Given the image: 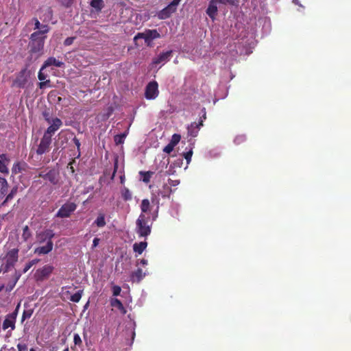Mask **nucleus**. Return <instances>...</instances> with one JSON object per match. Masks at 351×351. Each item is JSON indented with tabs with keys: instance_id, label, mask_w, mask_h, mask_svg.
I'll list each match as a JSON object with an SVG mask.
<instances>
[{
	"instance_id": "nucleus-25",
	"label": "nucleus",
	"mask_w": 351,
	"mask_h": 351,
	"mask_svg": "<svg viewBox=\"0 0 351 351\" xmlns=\"http://www.w3.org/2000/svg\"><path fill=\"white\" fill-rule=\"evenodd\" d=\"M145 276V273H143L142 269L138 268L131 274L130 278L133 282H139Z\"/></svg>"
},
{
	"instance_id": "nucleus-22",
	"label": "nucleus",
	"mask_w": 351,
	"mask_h": 351,
	"mask_svg": "<svg viewBox=\"0 0 351 351\" xmlns=\"http://www.w3.org/2000/svg\"><path fill=\"white\" fill-rule=\"evenodd\" d=\"M28 168V165L25 162H18L16 163H14L12 171L14 174H18L19 173H21L23 171H25Z\"/></svg>"
},
{
	"instance_id": "nucleus-15",
	"label": "nucleus",
	"mask_w": 351,
	"mask_h": 351,
	"mask_svg": "<svg viewBox=\"0 0 351 351\" xmlns=\"http://www.w3.org/2000/svg\"><path fill=\"white\" fill-rule=\"evenodd\" d=\"M173 53L172 50L167 51L165 52H162L160 53L157 57L154 58L152 60L153 64H159L160 63L167 62L169 60Z\"/></svg>"
},
{
	"instance_id": "nucleus-34",
	"label": "nucleus",
	"mask_w": 351,
	"mask_h": 351,
	"mask_svg": "<svg viewBox=\"0 0 351 351\" xmlns=\"http://www.w3.org/2000/svg\"><path fill=\"white\" fill-rule=\"evenodd\" d=\"M126 133H123L121 134H117L114 136V140L117 145H120L123 143L124 139L126 137Z\"/></svg>"
},
{
	"instance_id": "nucleus-54",
	"label": "nucleus",
	"mask_w": 351,
	"mask_h": 351,
	"mask_svg": "<svg viewBox=\"0 0 351 351\" xmlns=\"http://www.w3.org/2000/svg\"><path fill=\"white\" fill-rule=\"evenodd\" d=\"M38 177H39V178H43L44 180H46V173H45L44 171H43L40 172V173H38Z\"/></svg>"
},
{
	"instance_id": "nucleus-4",
	"label": "nucleus",
	"mask_w": 351,
	"mask_h": 351,
	"mask_svg": "<svg viewBox=\"0 0 351 351\" xmlns=\"http://www.w3.org/2000/svg\"><path fill=\"white\" fill-rule=\"evenodd\" d=\"M148 219L141 213L136 220V233L140 237H147L151 233V227L147 224Z\"/></svg>"
},
{
	"instance_id": "nucleus-21",
	"label": "nucleus",
	"mask_w": 351,
	"mask_h": 351,
	"mask_svg": "<svg viewBox=\"0 0 351 351\" xmlns=\"http://www.w3.org/2000/svg\"><path fill=\"white\" fill-rule=\"evenodd\" d=\"M19 187L17 186H13L11 189L9 193L8 192L7 195L5 196L4 200L0 204V207L5 206L8 202L12 201L14 196L16 195V194L17 193Z\"/></svg>"
},
{
	"instance_id": "nucleus-46",
	"label": "nucleus",
	"mask_w": 351,
	"mask_h": 351,
	"mask_svg": "<svg viewBox=\"0 0 351 351\" xmlns=\"http://www.w3.org/2000/svg\"><path fill=\"white\" fill-rule=\"evenodd\" d=\"M174 147V145L169 143L164 147L163 152L167 154H170L173 150Z\"/></svg>"
},
{
	"instance_id": "nucleus-13",
	"label": "nucleus",
	"mask_w": 351,
	"mask_h": 351,
	"mask_svg": "<svg viewBox=\"0 0 351 351\" xmlns=\"http://www.w3.org/2000/svg\"><path fill=\"white\" fill-rule=\"evenodd\" d=\"M60 179L59 171L55 169H49L46 173V180H48L53 185L59 184Z\"/></svg>"
},
{
	"instance_id": "nucleus-43",
	"label": "nucleus",
	"mask_w": 351,
	"mask_h": 351,
	"mask_svg": "<svg viewBox=\"0 0 351 351\" xmlns=\"http://www.w3.org/2000/svg\"><path fill=\"white\" fill-rule=\"evenodd\" d=\"M183 156L184 158L186 160L187 163L189 164L191 160V158L193 156V150L190 149L189 151L183 153Z\"/></svg>"
},
{
	"instance_id": "nucleus-40",
	"label": "nucleus",
	"mask_w": 351,
	"mask_h": 351,
	"mask_svg": "<svg viewBox=\"0 0 351 351\" xmlns=\"http://www.w3.org/2000/svg\"><path fill=\"white\" fill-rule=\"evenodd\" d=\"M47 86H48V87L51 86V81H50V80H43V81L40 82L38 83V87L40 89H43V88H45Z\"/></svg>"
},
{
	"instance_id": "nucleus-58",
	"label": "nucleus",
	"mask_w": 351,
	"mask_h": 351,
	"mask_svg": "<svg viewBox=\"0 0 351 351\" xmlns=\"http://www.w3.org/2000/svg\"><path fill=\"white\" fill-rule=\"evenodd\" d=\"M72 163H73V162H70V163L69 164V165L70 166L71 171L72 173H74V172H75V169H74L73 167L72 166Z\"/></svg>"
},
{
	"instance_id": "nucleus-20",
	"label": "nucleus",
	"mask_w": 351,
	"mask_h": 351,
	"mask_svg": "<svg viewBox=\"0 0 351 351\" xmlns=\"http://www.w3.org/2000/svg\"><path fill=\"white\" fill-rule=\"evenodd\" d=\"M53 246V241H49L45 245L36 247L34 250V254L38 255L47 254L52 250Z\"/></svg>"
},
{
	"instance_id": "nucleus-52",
	"label": "nucleus",
	"mask_w": 351,
	"mask_h": 351,
	"mask_svg": "<svg viewBox=\"0 0 351 351\" xmlns=\"http://www.w3.org/2000/svg\"><path fill=\"white\" fill-rule=\"evenodd\" d=\"M73 143H75V146L77 147V148L78 149H80V142L79 141L78 138H77L76 137H74L73 139Z\"/></svg>"
},
{
	"instance_id": "nucleus-53",
	"label": "nucleus",
	"mask_w": 351,
	"mask_h": 351,
	"mask_svg": "<svg viewBox=\"0 0 351 351\" xmlns=\"http://www.w3.org/2000/svg\"><path fill=\"white\" fill-rule=\"evenodd\" d=\"M99 241H100V239L99 238H97V237H96V238H95L93 239V248L96 247L98 245V244L99 243Z\"/></svg>"
},
{
	"instance_id": "nucleus-29",
	"label": "nucleus",
	"mask_w": 351,
	"mask_h": 351,
	"mask_svg": "<svg viewBox=\"0 0 351 351\" xmlns=\"http://www.w3.org/2000/svg\"><path fill=\"white\" fill-rule=\"evenodd\" d=\"M139 174L142 176V180L143 182L147 184L150 182L151 178L154 174L153 171H140Z\"/></svg>"
},
{
	"instance_id": "nucleus-39",
	"label": "nucleus",
	"mask_w": 351,
	"mask_h": 351,
	"mask_svg": "<svg viewBox=\"0 0 351 351\" xmlns=\"http://www.w3.org/2000/svg\"><path fill=\"white\" fill-rule=\"evenodd\" d=\"M73 342L75 344V346H77L79 347H81L82 346V341L81 339L80 336L78 334H74L73 336Z\"/></svg>"
},
{
	"instance_id": "nucleus-17",
	"label": "nucleus",
	"mask_w": 351,
	"mask_h": 351,
	"mask_svg": "<svg viewBox=\"0 0 351 351\" xmlns=\"http://www.w3.org/2000/svg\"><path fill=\"white\" fill-rule=\"evenodd\" d=\"M203 125V120H200L199 123H191L187 128L188 134L192 137H196L199 133L200 127Z\"/></svg>"
},
{
	"instance_id": "nucleus-12",
	"label": "nucleus",
	"mask_w": 351,
	"mask_h": 351,
	"mask_svg": "<svg viewBox=\"0 0 351 351\" xmlns=\"http://www.w3.org/2000/svg\"><path fill=\"white\" fill-rule=\"evenodd\" d=\"M54 235L55 234L52 230L47 229L36 234V240L39 243H42L45 241L47 242L49 241H52Z\"/></svg>"
},
{
	"instance_id": "nucleus-41",
	"label": "nucleus",
	"mask_w": 351,
	"mask_h": 351,
	"mask_svg": "<svg viewBox=\"0 0 351 351\" xmlns=\"http://www.w3.org/2000/svg\"><path fill=\"white\" fill-rule=\"evenodd\" d=\"M216 1L219 3H221V4H224V5L230 4V5H235L238 2V0H216Z\"/></svg>"
},
{
	"instance_id": "nucleus-63",
	"label": "nucleus",
	"mask_w": 351,
	"mask_h": 351,
	"mask_svg": "<svg viewBox=\"0 0 351 351\" xmlns=\"http://www.w3.org/2000/svg\"><path fill=\"white\" fill-rule=\"evenodd\" d=\"M71 349H72L73 350H75V347H73V346H72V347H71Z\"/></svg>"
},
{
	"instance_id": "nucleus-3",
	"label": "nucleus",
	"mask_w": 351,
	"mask_h": 351,
	"mask_svg": "<svg viewBox=\"0 0 351 351\" xmlns=\"http://www.w3.org/2000/svg\"><path fill=\"white\" fill-rule=\"evenodd\" d=\"M19 258V250L16 248L12 249L3 257L0 259L1 263H3L5 267V272H8L12 268L15 263L18 261Z\"/></svg>"
},
{
	"instance_id": "nucleus-18",
	"label": "nucleus",
	"mask_w": 351,
	"mask_h": 351,
	"mask_svg": "<svg viewBox=\"0 0 351 351\" xmlns=\"http://www.w3.org/2000/svg\"><path fill=\"white\" fill-rule=\"evenodd\" d=\"M217 3V1L216 0H210L206 11V14L213 21L215 19L218 11Z\"/></svg>"
},
{
	"instance_id": "nucleus-7",
	"label": "nucleus",
	"mask_w": 351,
	"mask_h": 351,
	"mask_svg": "<svg viewBox=\"0 0 351 351\" xmlns=\"http://www.w3.org/2000/svg\"><path fill=\"white\" fill-rule=\"evenodd\" d=\"M159 94L158 84L156 81H152L145 87V97L147 99H154Z\"/></svg>"
},
{
	"instance_id": "nucleus-51",
	"label": "nucleus",
	"mask_w": 351,
	"mask_h": 351,
	"mask_svg": "<svg viewBox=\"0 0 351 351\" xmlns=\"http://www.w3.org/2000/svg\"><path fill=\"white\" fill-rule=\"evenodd\" d=\"M73 0H60L62 4L67 7L73 3Z\"/></svg>"
},
{
	"instance_id": "nucleus-60",
	"label": "nucleus",
	"mask_w": 351,
	"mask_h": 351,
	"mask_svg": "<svg viewBox=\"0 0 351 351\" xmlns=\"http://www.w3.org/2000/svg\"><path fill=\"white\" fill-rule=\"evenodd\" d=\"M3 286L0 287V291L3 289Z\"/></svg>"
},
{
	"instance_id": "nucleus-37",
	"label": "nucleus",
	"mask_w": 351,
	"mask_h": 351,
	"mask_svg": "<svg viewBox=\"0 0 351 351\" xmlns=\"http://www.w3.org/2000/svg\"><path fill=\"white\" fill-rule=\"evenodd\" d=\"M33 313H34V310L32 308L24 310L23 315H22L21 321L23 322L26 319L30 318L32 317Z\"/></svg>"
},
{
	"instance_id": "nucleus-57",
	"label": "nucleus",
	"mask_w": 351,
	"mask_h": 351,
	"mask_svg": "<svg viewBox=\"0 0 351 351\" xmlns=\"http://www.w3.org/2000/svg\"><path fill=\"white\" fill-rule=\"evenodd\" d=\"M2 271H3L4 273H5V267H4V265H3V263H1V266H0V274H1Z\"/></svg>"
},
{
	"instance_id": "nucleus-56",
	"label": "nucleus",
	"mask_w": 351,
	"mask_h": 351,
	"mask_svg": "<svg viewBox=\"0 0 351 351\" xmlns=\"http://www.w3.org/2000/svg\"><path fill=\"white\" fill-rule=\"evenodd\" d=\"M140 263L142 265H147V261L143 258L140 261Z\"/></svg>"
},
{
	"instance_id": "nucleus-31",
	"label": "nucleus",
	"mask_w": 351,
	"mask_h": 351,
	"mask_svg": "<svg viewBox=\"0 0 351 351\" xmlns=\"http://www.w3.org/2000/svg\"><path fill=\"white\" fill-rule=\"evenodd\" d=\"M121 197L123 199L124 201H130L132 199V193L130 192V191L126 188V187H124L122 190H121Z\"/></svg>"
},
{
	"instance_id": "nucleus-14",
	"label": "nucleus",
	"mask_w": 351,
	"mask_h": 351,
	"mask_svg": "<svg viewBox=\"0 0 351 351\" xmlns=\"http://www.w3.org/2000/svg\"><path fill=\"white\" fill-rule=\"evenodd\" d=\"M53 267L51 265H46L40 269L36 270L35 276L38 280H43L47 278L53 271Z\"/></svg>"
},
{
	"instance_id": "nucleus-42",
	"label": "nucleus",
	"mask_w": 351,
	"mask_h": 351,
	"mask_svg": "<svg viewBox=\"0 0 351 351\" xmlns=\"http://www.w3.org/2000/svg\"><path fill=\"white\" fill-rule=\"evenodd\" d=\"M33 20L34 21V29H35L36 31L42 29V27L43 26H48L47 25L41 24L40 23V21L36 18H34Z\"/></svg>"
},
{
	"instance_id": "nucleus-32",
	"label": "nucleus",
	"mask_w": 351,
	"mask_h": 351,
	"mask_svg": "<svg viewBox=\"0 0 351 351\" xmlns=\"http://www.w3.org/2000/svg\"><path fill=\"white\" fill-rule=\"evenodd\" d=\"M95 223L99 228L104 227L106 224L104 215L99 214L98 217H97L96 220L95 221Z\"/></svg>"
},
{
	"instance_id": "nucleus-11",
	"label": "nucleus",
	"mask_w": 351,
	"mask_h": 351,
	"mask_svg": "<svg viewBox=\"0 0 351 351\" xmlns=\"http://www.w3.org/2000/svg\"><path fill=\"white\" fill-rule=\"evenodd\" d=\"M48 123L50 124V125L47 128L44 134L49 136L50 137H51L52 135L62 125V120L58 117L53 118L50 123Z\"/></svg>"
},
{
	"instance_id": "nucleus-48",
	"label": "nucleus",
	"mask_w": 351,
	"mask_h": 351,
	"mask_svg": "<svg viewBox=\"0 0 351 351\" xmlns=\"http://www.w3.org/2000/svg\"><path fill=\"white\" fill-rule=\"evenodd\" d=\"M75 37H68L66 38L64 41V45L65 46H69L73 44L74 40H75Z\"/></svg>"
},
{
	"instance_id": "nucleus-50",
	"label": "nucleus",
	"mask_w": 351,
	"mask_h": 351,
	"mask_svg": "<svg viewBox=\"0 0 351 351\" xmlns=\"http://www.w3.org/2000/svg\"><path fill=\"white\" fill-rule=\"evenodd\" d=\"M43 117L45 118V120L47 122V123H50V121H51L52 119L50 118L49 117V114L47 112H43Z\"/></svg>"
},
{
	"instance_id": "nucleus-38",
	"label": "nucleus",
	"mask_w": 351,
	"mask_h": 351,
	"mask_svg": "<svg viewBox=\"0 0 351 351\" xmlns=\"http://www.w3.org/2000/svg\"><path fill=\"white\" fill-rule=\"evenodd\" d=\"M181 139V136L178 134H174L172 137H171V139L170 141V143H171L173 145L176 146L180 141Z\"/></svg>"
},
{
	"instance_id": "nucleus-28",
	"label": "nucleus",
	"mask_w": 351,
	"mask_h": 351,
	"mask_svg": "<svg viewBox=\"0 0 351 351\" xmlns=\"http://www.w3.org/2000/svg\"><path fill=\"white\" fill-rule=\"evenodd\" d=\"M90 5L97 11H101L104 8V0H90Z\"/></svg>"
},
{
	"instance_id": "nucleus-10",
	"label": "nucleus",
	"mask_w": 351,
	"mask_h": 351,
	"mask_svg": "<svg viewBox=\"0 0 351 351\" xmlns=\"http://www.w3.org/2000/svg\"><path fill=\"white\" fill-rule=\"evenodd\" d=\"M28 81V77L27 75V69H22L17 75L15 80L13 82V86L18 88H25Z\"/></svg>"
},
{
	"instance_id": "nucleus-36",
	"label": "nucleus",
	"mask_w": 351,
	"mask_h": 351,
	"mask_svg": "<svg viewBox=\"0 0 351 351\" xmlns=\"http://www.w3.org/2000/svg\"><path fill=\"white\" fill-rule=\"evenodd\" d=\"M82 290H80L77 292L75 293L73 295H72L70 298L71 301L73 302H78L82 298Z\"/></svg>"
},
{
	"instance_id": "nucleus-55",
	"label": "nucleus",
	"mask_w": 351,
	"mask_h": 351,
	"mask_svg": "<svg viewBox=\"0 0 351 351\" xmlns=\"http://www.w3.org/2000/svg\"><path fill=\"white\" fill-rule=\"evenodd\" d=\"M202 112H203V115L202 117H201V120H204V119H206V109L205 108H204L202 109Z\"/></svg>"
},
{
	"instance_id": "nucleus-49",
	"label": "nucleus",
	"mask_w": 351,
	"mask_h": 351,
	"mask_svg": "<svg viewBox=\"0 0 351 351\" xmlns=\"http://www.w3.org/2000/svg\"><path fill=\"white\" fill-rule=\"evenodd\" d=\"M117 169H118V159L116 158L114 160V170H113L112 178H113L114 177L116 172L117 171Z\"/></svg>"
},
{
	"instance_id": "nucleus-9",
	"label": "nucleus",
	"mask_w": 351,
	"mask_h": 351,
	"mask_svg": "<svg viewBox=\"0 0 351 351\" xmlns=\"http://www.w3.org/2000/svg\"><path fill=\"white\" fill-rule=\"evenodd\" d=\"M19 304L16 306L15 311L12 313L8 314L3 322L2 328L3 330H6L8 328H11L12 330L15 328L16 319L18 313V308Z\"/></svg>"
},
{
	"instance_id": "nucleus-59",
	"label": "nucleus",
	"mask_w": 351,
	"mask_h": 351,
	"mask_svg": "<svg viewBox=\"0 0 351 351\" xmlns=\"http://www.w3.org/2000/svg\"><path fill=\"white\" fill-rule=\"evenodd\" d=\"M29 351H36V350L33 348H30Z\"/></svg>"
},
{
	"instance_id": "nucleus-27",
	"label": "nucleus",
	"mask_w": 351,
	"mask_h": 351,
	"mask_svg": "<svg viewBox=\"0 0 351 351\" xmlns=\"http://www.w3.org/2000/svg\"><path fill=\"white\" fill-rule=\"evenodd\" d=\"M110 304L112 306L117 308L123 314L126 313V309L123 306L121 300L117 298H112L110 300Z\"/></svg>"
},
{
	"instance_id": "nucleus-2",
	"label": "nucleus",
	"mask_w": 351,
	"mask_h": 351,
	"mask_svg": "<svg viewBox=\"0 0 351 351\" xmlns=\"http://www.w3.org/2000/svg\"><path fill=\"white\" fill-rule=\"evenodd\" d=\"M161 37L160 33L156 29H146L143 32H138L134 37V41L136 42L138 39H144L147 47H152L154 46L153 41Z\"/></svg>"
},
{
	"instance_id": "nucleus-1",
	"label": "nucleus",
	"mask_w": 351,
	"mask_h": 351,
	"mask_svg": "<svg viewBox=\"0 0 351 351\" xmlns=\"http://www.w3.org/2000/svg\"><path fill=\"white\" fill-rule=\"evenodd\" d=\"M49 26H43L42 29L37 30L32 33L29 37L28 47L31 54H43L47 34L49 32Z\"/></svg>"
},
{
	"instance_id": "nucleus-35",
	"label": "nucleus",
	"mask_w": 351,
	"mask_h": 351,
	"mask_svg": "<svg viewBox=\"0 0 351 351\" xmlns=\"http://www.w3.org/2000/svg\"><path fill=\"white\" fill-rule=\"evenodd\" d=\"M39 262V259H33L29 261L23 269V273H26L33 265Z\"/></svg>"
},
{
	"instance_id": "nucleus-62",
	"label": "nucleus",
	"mask_w": 351,
	"mask_h": 351,
	"mask_svg": "<svg viewBox=\"0 0 351 351\" xmlns=\"http://www.w3.org/2000/svg\"><path fill=\"white\" fill-rule=\"evenodd\" d=\"M121 182H123V178L122 177L121 178Z\"/></svg>"
},
{
	"instance_id": "nucleus-16",
	"label": "nucleus",
	"mask_w": 351,
	"mask_h": 351,
	"mask_svg": "<svg viewBox=\"0 0 351 351\" xmlns=\"http://www.w3.org/2000/svg\"><path fill=\"white\" fill-rule=\"evenodd\" d=\"M180 184V180H168V184H165L163 185L164 192L160 191L159 195L160 194L162 197H169V194L171 193V186H176Z\"/></svg>"
},
{
	"instance_id": "nucleus-23",
	"label": "nucleus",
	"mask_w": 351,
	"mask_h": 351,
	"mask_svg": "<svg viewBox=\"0 0 351 351\" xmlns=\"http://www.w3.org/2000/svg\"><path fill=\"white\" fill-rule=\"evenodd\" d=\"M9 184L7 180L0 177V199H3L8 192Z\"/></svg>"
},
{
	"instance_id": "nucleus-24",
	"label": "nucleus",
	"mask_w": 351,
	"mask_h": 351,
	"mask_svg": "<svg viewBox=\"0 0 351 351\" xmlns=\"http://www.w3.org/2000/svg\"><path fill=\"white\" fill-rule=\"evenodd\" d=\"M9 162V159L6 155L3 154H0V172L5 174H8L9 171L7 165Z\"/></svg>"
},
{
	"instance_id": "nucleus-33",
	"label": "nucleus",
	"mask_w": 351,
	"mask_h": 351,
	"mask_svg": "<svg viewBox=\"0 0 351 351\" xmlns=\"http://www.w3.org/2000/svg\"><path fill=\"white\" fill-rule=\"evenodd\" d=\"M141 209L142 213H144L149 211L150 203H149V199H144L142 200L141 204Z\"/></svg>"
},
{
	"instance_id": "nucleus-45",
	"label": "nucleus",
	"mask_w": 351,
	"mask_h": 351,
	"mask_svg": "<svg viewBox=\"0 0 351 351\" xmlns=\"http://www.w3.org/2000/svg\"><path fill=\"white\" fill-rule=\"evenodd\" d=\"M43 70L44 69H42V67H41L38 73V78L40 82L47 80V75L43 72Z\"/></svg>"
},
{
	"instance_id": "nucleus-30",
	"label": "nucleus",
	"mask_w": 351,
	"mask_h": 351,
	"mask_svg": "<svg viewBox=\"0 0 351 351\" xmlns=\"http://www.w3.org/2000/svg\"><path fill=\"white\" fill-rule=\"evenodd\" d=\"M32 236V232L28 226L23 228L22 239L24 242H27Z\"/></svg>"
},
{
	"instance_id": "nucleus-47",
	"label": "nucleus",
	"mask_w": 351,
	"mask_h": 351,
	"mask_svg": "<svg viewBox=\"0 0 351 351\" xmlns=\"http://www.w3.org/2000/svg\"><path fill=\"white\" fill-rule=\"evenodd\" d=\"M18 348V351H27V345L25 343H19L16 346Z\"/></svg>"
},
{
	"instance_id": "nucleus-44",
	"label": "nucleus",
	"mask_w": 351,
	"mask_h": 351,
	"mask_svg": "<svg viewBox=\"0 0 351 351\" xmlns=\"http://www.w3.org/2000/svg\"><path fill=\"white\" fill-rule=\"evenodd\" d=\"M121 287H119L118 285H114L112 287V294L114 296L119 295L121 293Z\"/></svg>"
},
{
	"instance_id": "nucleus-5",
	"label": "nucleus",
	"mask_w": 351,
	"mask_h": 351,
	"mask_svg": "<svg viewBox=\"0 0 351 351\" xmlns=\"http://www.w3.org/2000/svg\"><path fill=\"white\" fill-rule=\"evenodd\" d=\"M181 0H173L167 7L157 13L159 19L164 20L169 18L177 10V6Z\"/></svg>"
},
{
	"instance_id": "nucleus-8",
	"label": "nucleus",
	"mask_w": 351,
	"mask_h": 351,
	"mask_svg": "<svg viewBox=\"0 0 351 351\" xmlns=\"http://www.w3.org/2000/svg\"><path fill=\"white\" fill-rule=\"evenodd\" d=\"M51 137L44 134L36 149L38 155H43L49 151L51 143Z\"/></svg>"
},
{
	"instance_id": "nucleus-26",
	"label": "nucleus",
	"mask_w": 351,
	"mask_h": 351,
	"mask_svg": "<svg viewBox=\"0 0 351 351\" xmlns=\"http://www.w3.org/2000/svg\"><path fill=\"white\" fill-rule=\"evenodd\" d=\"M147 246V243L146 241H141L140 243H135L133 245V250L138 253V254H141L143 251L146 249Z\"/></svg>"
},
{
	"instance_id": "nucleus-19",
	"label": "nucleus",
	"mask_w": 351,
	"mask_h": 351,
	"mask_svg": "<svg viewBox=\"0 0 351 351\" xmlns=\"http://www.w3.org/2000/svg\"><path fill=\"white\" fill-rule=\"evenodd\" d=\"M64 63L59 60H57L54 57L48 58L43 63L42 69H45L49 66H54L56 67H62Z\"/></svg>"
},
{
	"instance_id": "nucleus-61",
	"label": "nucleus",
	"mask_w": 351,
	"mask_h": 351,
	"mask_svg": "<svg viewBox=\"0 0 351 351\" xmlns=\"http://www.w3.org/2000/svg\"><path fill=\"white\" fill-rule=\"evenodd\" d=\"M63 351H69V348H65Z\"/></svg>"
},
{
	"instance_id": "nucleus-6",
	"label": "nucleus",
	"mask_w": 351,
	"mask_h": 351,
	"mask_svg": "<svg viewBox=\"0 0 351 351\" xmlns=\"http://www.w3.org/2000/svg\"><path fill=\"white\" fill-rule=\"evenodd\" d=\"M77 208V205L73 202H67L63 204L56 214V217L66 218L69 217Z\"/></svg>"
}]
</instances>
